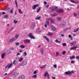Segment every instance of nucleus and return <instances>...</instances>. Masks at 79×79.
Returning <instances> with one entry per match:
<instances>
[{
    "label": "nucleus",
    "instance_id": "nucleus-39",
    "mask_svg": "<svg viewBox=\"0 0 79 79\" xmlns=\"http://www.w3.org/2000/svg\"><path fill=\"white\" fill-rule=\"evenodd\" d=\"M40 9H41V8H40V7H39L38 9L37 10V13H39V11H40Z\"/></svg>",
    "mask_w": 79,
    "mask_h": 79
},
{
    "label": "nucleus",
    "instance_id": "nucleus-38",
    "mask_svg": "<svg viewBox=\"0 0 79 79\" xmlns=\"http://www.w3.org/2000/svg\"><path fill=\"white\" fill-rule=\"evenodd\" d=\"M27 55V53H26V52L25 51L23 53V56H25Z\"/></svg>",
    "mask_w": 79,
    "mask_h": 79
},
{
    "label": "nucleus",
    "instance_id": "nucleus-12",
    "mask_svg": "<svg viewBox=\"0 0 79 79\" xmlns=\"http://www.w3.org/2000/svg\"><path fill=\"white\" fill-rule=\"evenodd\" d=\"M25 78L24 75H22L20 76L18 78V79H24Z\"/></svg>",
    "mask_w": 79,
    "mask_h": 79
},
{
    "label": "nucleus",
    "instance_id": "nucleus-49",
    "mask_svg": "<svg viewBox=\"0 0 79 79\" xmlns=\"http://www.w3.org/2000/svg\"><path fill=\"white\" fill-rule=\"evenodd\" d=\"M76 58L77 60H79V56H77L76 57Z\"/></svg>",
    "mask_w": 79,
    "mask_h": 79
},
{
    "label": "nucleus",
    "instance_id": "nucleus-53",
    "mask_svg": "<svg viewBox=\"0 0 79 79\" xmlns=\"http://www.w3.org/2000/svg\"><path fill=\"white\" fill-rule=\"evenodd\" d=\"M47 78L48 79H49L50 78V77L49 76V74H48L47 76Z\"/></svg>",
    "mask_w": 79,
    "mask_h": 79
},
{
    "label": "nucleus",
    "instance_id": "nucleus-5",
    "mask_svg": "<svg viewBox=\"0 0 79 79\" xmlns=\"http://www.w3.org/2000/svg\"><path fill=\"white\" fill-rule=\"evenodd\" d=\"M56 12H57V13H61L64 12V10H63L61 9H60L56 10Z\"/></svg>",
    "mask_w": 79,
    "mask_h": 79
},
{
    "label": "nucleus",
    "instance_id": "nucleus-60",
    "mask_svg": "<svg viewBox=\"0 0 79 79\" xmlns=\"http://www.w3.org/2000/svg\"><path fill=\"white\" fill-rule=\"evenodd\" d=\"M47 2L46 1H44V5H46V4H47Z\"/></svg>",
    "mask_w": 79,
    "mask_h": 79
},
{
    "label": "nucleus",
    "instance_id": "nucleus-44",
    "mask_svg": "<svg viewBox=\"0 0 79 79\" xmlns=\"http://www.w3.org/2000/svg\"><path fill=\"white\" fill-rule=\"evenodd\" d=\"M36 76H37V75H34L32 76V77H33V78H36Z\"/></svg>",
    "mask_w": 79,
    "mask_h": 79
},
{
    "label": "nucleus",
    "instance_id": "nucleus-3",
    "mask_svg": "<svg viewBox=\"0 0 79 79\" xmlns=\"http://www.w3.org/2000/svg\"><path fill=\"white\" fill-rule=\"evenodd\" d=\"M13 65V64L12 63H11L10 64H7V65L5 67V68L6 69L7 68H8V69H10V68L11 67V66Z\"/></svg>",
    "mask_w": 79,
    "mask_h": 79
},
{
    "label": "nucleus",
    "instance_id": "nucleus-17",
    "mask_svg": "<svg viewBox=\"0 0 79 79\" xmlns=\"http://www.w3.org/2000/svg\"><path fill=\"white\" fill-rule=\"evenodd\" d=\"M49 10H50L52 11H55V8H54L53 6H52L51 7H50Z\"/></svg>",
    "mask_w": 79,
    "mask_h": 79
},
{
    "label": "nucleus",
    "instance_id": "nucleus-42",
    "mask_svg": "<svg viewBox=\"0 0 79 79\" xmlns=\"http://www.w3.org/2000/svg\"><path fill=\"white\" fill-rule=\"evenodd\" d=\"M62 45V46H64V47L65 46H66V44L65 43H63Z\"/></svg>",
    "mask_w": 79,
    "mask_h": 79
},
{
    "label": "nucleus",
    "instance_id": "nucleus-31",
    "mask_svg": "<svg viewBox=\"0 0 79 79\" xmlns=\"http://www.w3.org/2000/svg\"><path fill=\"white\" fill-rule=\"evenodd\" d=\"M57 19L58 21H61V18L60 17H57Z\"/></svg>",
    "mask_w": 79,
    "mask_h": 79
},
{
    "label": "nucleus",
    "instance_id": "nucleus-23",
    "mask_svg": "<svg viewBox=\"0 0 79 79\" xmlns=\"http://www.w3.org/2000/svg\"><path fill=\"white\" fill-rule=\"evenodd\" d=\"M41 18V16H40L38 17H36L35 19V20H40V19Z\"/></svg>",
    "mask_w": 79,
    "mask_h": 79
},
{
    "label": "nucleus",
    "instance_id": "nucleus-34",
    "mask_svg": "<svg viewBox=\"0 0 79 79\" xmlns=\"http://www.w3.org/2000/svg\"><path fill=\"white\" fill-rule=\"evenodd\" d=\"M52 34H53V33H52L49 32L48 33V35L49 36H51V35H52Z\"/></svg>",
    "mask_w": 79,
    "mask_h": 79
},
{
    "label": "nucleus",
    "instance_id": "nucleus-7",
    "mask_svg": "<svg viewBox=\"0 0 79 79\" xmlns=\"http://www.w3.org/2000/svg\"><path fill=\"white\" fill-rule=\"evenodd\" d=\"M16 40V39L15 38H13L10 39L9 40L10 42H13L15 41Z\"/></svg>",
    "mask_w": 79,
    "mask_h": 79
},
{
    "label": "nucleus",
    "instance_id": "nucleus-24",
    "mask_svg": "<svg viewBox=\"0 0 79 79\" xmlns=\"http://www.w3.org/2000/svg\"><path fill=\"white\" fill-rule=\"evenodd\" d=\"M48 72H46L44 74V76L45 77H47V76H48Z\"/></svg>",
    "mask_w": 79,
    "mask_h": 79
},
{
    "label": "nucleus",
    "instance_id": "nucleus-63",
    "mask_svg": "<svg viewBox=\"0 0 79 79\" xmlns=\"http://www.w3.org/2000/svg\"><path fill=\"white\" fill-rule=\"evenodd\" d=\"M2 15H5V12H2Z\"/></svg>",
    "mask_w": 79,
    "mask_h": 79
},
{
    "label": "nucleus",
    "instance_id": "nucleus-30",
    "mask_svg": "<svg viewBox=\"0 0 79 79\" xmlns=\"http://www.w3.org/2000/svg\"><path fill=\"white\" fill-rule=\"evenodd\" d=\"M79 31V28H77L76 29H75L73 31L74 32H76L77 31Z\"/></svg>",
    "mask_w": 79,
    "mask_h": 79
},
{
    "label": "nucleus",
    "instance_id": "nucleus-28",
    "mask_svg": "<svg viewBox=\"0 0 79 79\" xmlns=\"http://www.w3.org/2000/svg\"><path fill=\"white\" fill-rule=\"evenodd\" d=\"M23 57L20 58L19 59V62H21V61H23Z\"/></svg>",
    "mask_w": 79,
    "mask_h": 79
},
{
    "label": "nucleus",
    "instance_id": "nucleus-16",
    "mask_svg": "<svg viewBox=\"0 0 79 79\" xmlns=\"http://www.w3.org/2000/svg\"><path fill=\"white\" fill-rule=\"evenodd\" d=\"M60 26L61 27H64L65 26V23H63L62 22L60 24Z\"/></svg>",
    "mask_w": 79,
    "mask_h": 79
},
{
    "label": "nucleus",
    "instance_id": "nucleus-51",
    "mask_svg": "<svg viewBox=\"0 0 79 79\" xmlns=\"http://www.w3.org/2000/svg\"><path fill=\"white\" fill-rule=\"evenodd\" d=\"M74 16H75V17L77 16V14L76 13H74Z\"/></svg>",
    "mask_w": 79,
    "mask_h": 79
},
{
    "label": "nucleus",
    "instance_id": "nucleus-62",
    "mask_svg": "<svg viewBox=\"0 0 79 79\" xmlns=\"http://www.w3.org/2000/svg\"><path fill=\"white\" fill-rule=\"evenodd\" d=\"M7 73H6L4 74V76H7Z\"/></svg>",
    "mask_w": 79,
    "mask_h": 79
},
{
    "label": "nucleus",
    "instance_id": "nucleus-50",
    "mask_svg": "<svg viewBox=\"0 0 79 79\" xmlns=\"http://www.w3.org/2000/svg\"><path fill=\"white\" fill-rule=\"evenodd\" d=\"M71 63L72 64L74 63V61L73 60H72L71 61Z\"/></svg>",
    "mask_w": 79,
    "mask_h": 79
},
{
    "label": "nucleus",
    "instance_id": "nucleus-43",
    "mask_svg": "<svg viewBox=\"0 0 79 79\" xmlns=\"http://www.w3.org/2000/svg\"><path fill=\"white\" fill-rule=\"evenodd\" d=\"M16 62V60H14L13 61V63L15 65H16V64L15 63V62Z\"/></svg>",
    "mask_w": 79,
    "mask_h": 79
},
{
    "label": "nucleus",
    "instance_id": "nucleus-11",
    "mask_svg": "<svg viewBox=\"0 0 79 79\" xmlns=\"http://www.w3.org/2000/svg\"><path fill=\"white\" fill-rule=\"evenodd\" d=\"M51 27L52 31H56V28L54 25H51Z\"/></svg>",
    "mask_w": 79,
    "mask_h": 79
},
{
    "label": "nucleus",
    "instance_id": "nucleus-15",
    "mask_svg": "<svg viewBox=\"0 0 79 79\" xmlns=\"http://www.w3.org/2000/svg\"><path fill=\"white\" fill-rule=\"evenodd\" d=\"M70 2H72V3H76V4H77L78 3V2L77 1H74L73 0H70Z\"/></svg>",
    "mask_w": 79,
    "mask_h": 79
},
{
    "label": "nucleus",
    "instance_id": "nucleus-64",
    "mask_svg": "<svg viewBox=\"0 0 79 79\" xmlns=\"http://www.w3.org/2000/svg\"><path fill=\"white\" fill-rule=\"evenodd\" d=\"M10 13H13V10H10Z\"/></svg>",
    "mask_w": 79,
    "mask_h": 79
},
{
    "label": "nucleus",
    "instance_id": "nucleus-6",
    "mask_svg": "<svg viewBox=\"0 0 79 79\" xmlns=\"http://www.w3.org/2000/svg\"><path fill=\"white\" fill-rule=\"evenodd\" d=\"M35 24L34 23H32L31 26V29H33L35 28Z\"/></svg>",
    "mask_w": 79,
    "mask_h": 79
},
{
    "label": "nucleus",
    "instance_id": "nucleus-55",
    "mask_svg": "<svg viewBox=\"0 0 79 79\" xmlns=\"http://www.w3.org/2000/svg\"><path fill=\"white\" fill-rule=\"evenodd\" d=\"M60 35H61V37H63L64 36V35L63 34H61Z\"/></svg>",
    "mask_w": 79,
    "mask_h": 79
},
{
    "label": "nucleus",
    "instance_id": "nucleus-25",
    "mask_svg": "<svg viewBox=\"0 0 79 79\" xmlns=\"http://www.w3.org/2000/svg\"><path fill=\"white\" fill-rule=\"evenodd\" d=\"M75 58V56H70V59H71V60H73V59H74Z\"/></svg>",
    "mask_w": 79,
    "mask_h": 79
},
{
    "label": "nucleus",
    "instance_id": "nucleus-22",
    "mask_svg": "<svg viewBox=\"0 0 79 79\" xmlns=\"http://www.w3.org/2000/svg\"><path fill=\"white\" fill-rule=\"evenodd\" d=\"M43 37L44 38V39H45L48 42H49V39H48V38L47 36H44Z\"/></svg>",
    "mask_w": 79,
    "mask_h": 79
},
{
    "label": "nucleus",
    "instance_id": "nucleus-52",
    "mask_svg": "<svg viewBox=\"0 0 79 79\" xmlns=\"http://www.w3.org/2000/svg\"><path fill=\"white\" fill-rule=\"evenodd\" d=\"M58 55H59V53L58 52H56V56H58Z\"/></svg>",
    "mask_w": 79,
    "mask_h": 79
},
{
    "label": "nucleus",
    "instance_id": "nucleus-35",
    "mask_svg": "<svg viewBox=\"0 0 79 79\" xmlns=\"http://www.w3.org/2000/svg\"><path fill=\"white\" fill-rule=\"evenodd\" d=\"M15 39H17L18 38V37H19V35L18 34H16L15 36Z\"/></svg>",
    "mask_w": 79,
    "mask_h": 79
},
{
    "label": "nucleus",
    "instance_id": "nucleus-21",
    "mask_svg": "<svg viewBox=\"0 0 79 79\" xmlns=\"http://www.w3.org/2000/svg\"><path fill=\"white\" fill-rule=\"evenodd\" d=\"M9 16L8 15H5L3 16L4 18H8Z\"/></svg>",
    "mask_w": 79,
    "mask_h": 79
},
{
    "label": "nucleus",
    "instance_id": "nucleus-19",
    "mask_svg": "<svg viewBox=\"0 0 79 79\" xmlns=\"http://www.w3.org/2000/svg\"><path fill=\"white\" fill-rule=\"evenodd\" d=\"M39 4H35L32 7L33 10H35L37 6H39Z\"/></svg>",
    "mask_w": 79,
    "mask_h": 79
},
{
    "label": "nucleus",
    "instance_id": "nucleus-26",
    "mask_svg": "<svg viewBox=\"0 0 79 79\" xmlns=\"http://www.w3.org/2000/svg\"><path fill=\"white\" fill-rule=\"evenodd\" d=\"M55 42H56V43H61V41H59L58 39H56V40Z\"/></svg>",
    "mask_w": 79,
    "mask_h": 79
},
{
    "label": "nucleus",
    "instance_id": "nucleus-54",
    "mask_svg": "<svg viewBox=\"0 0 79 79\" xmlns=\"http://www.w3.org/2000/svg\"><path fill=\"white\" fill-rule=\"evenodd\" d=\"M72 37V36L70 35H69V38H71Z\"/></svg>",
    "mask_w": 79,
    "mask_h": 79
},
{
    "label": "nucleus",
    "instance_id": "nucleus-36",
    "mask_svg": "<svg viewBox=\"0 0 79 79\" xmlns=\"http://www.w3.org/2000/svg\"><path fill=\"white\" fill-rule=\"evenodd\" d=\"M18 10L19 12V13H20V14H23V12L21 11V9H19Z\"/></svg>",
    "mask_w": 79,
    "mask_h": 79
},
{
    "label": "nucleus",
    "instance_id": "nucleus-33",
    "mask_svg": "<svg viewBox=\"0 0 79 79\" xmlns=\"http://www.w3.org/2000/svg\"><path fill=\"white\" fill-rule=\"evenodd\" d=\"M21 48H25V46L23 45H21L20 47Z\"/></svg>",
    "mask_w": 79,
    "mask_h": 79
},
{
    "label": "nucleus",
    "instance_id": "nucleus-32",
    "mask_svg": "<svg viewBox=\"0 0 79 79\" xmlns=\"http://www.w3.org/2000/svg\"><path fill=\"white\" fill-rule=\"evenodd\" d=\"M10 8L9 7L6 6L5 8V10H10Z\"/></svg>",
    "mask_w": 79,
    "mask_h": 79
},
{
    "label": "nucleus",
    "instance_id": "nucleus-37",
    "mask_svg": "<svg viewBox=\"0 0 79 79\" xmlns=\"http://www.w3.org/2000/svg\"><path fill=\"white\" fill-rule=\"evenodd\" d=\"M69 29V28H67L65 29H64L63 30V31H64V32H65V31H67V30H68Z\"/></svg>",
    "mask_w": 79,
    "mask_h": 79
},
{
    "label": "nucleus",
    "instance_id": "nucleus-20",
    "mask_svg": "<svg viewBox=\"0 0 79 79\" xmlns=\"http://www.w3.org/2000/svg\"><path fill=\"white\" fill-rule=\"evenodd\" d=\"M5 54H6V53H3L2 54V59H3L4 58V57L5 56Z\"/></svg>",
    "mask_w": 79,
    "mask_h": 79
},
{
    "label": "nucleus",
    "instance_id": "nucleus-59",
    "mask_svg": "<svg viewBox=\"0 0 79 79\" xmlns=\"http://www.w3.org/2000/svg\"><path fill=\"white\" fill-rule=\"evenodd\" d=\"M44 27H47V24H46L44 23Z\"/></svg>",
    "mask_w": 79,
    "mask_h": 79
},
{
    "label": "nucleus",
    "instance_id": "nucleus-47",
    "mask_svg": "<svg viewBox=\"0 0 79 79\" xmlns=\"http://www.w3.org/2000/svg\"><path fill=\"white\" fill-rule=\"evenodd\" d=\"M53 66L55 68H56V67L57 66V65H56V64H54L53 65Z\"/></svg>",
    "mask_w": 79,
    "mask_h": 79
},
{
    "label": "nucleus",
    "instance_id": "nucleus-57",
    "mask_svg": "<svg viewBox=\"0 0 79 79\" xmlns=\"http://www.w3.org/2000/svg\"><path fill=\"white\" fill-rule=\"evenodd\" d=\"M10 50H15V49H14V48H10Z\"/></svg>",
    "mask_w": 79,
    "mask_h": 79
},
{
    "label": "nucleus",
    "instance_id": "nucleus-40",
    "mask_svg": "<svg viewBox=\"0 0 79 79\" xmlns=\"http://www.w3.org/2000/svg\"><path fill=\"white\" fill-rule=\"evenodd\" d=\"M56 16H57V14H54V15H52V17H55Z\"/></svg>",
    "mask_w": 79,
    "mask_h": 79
},
{
    "label": "nucleus",
    "instance_id": "nucleus-10",
    "mask_svg": "<svg viewBox=\"0 0 79 79\" xmlns=\"http://www.w3.org/2000/svg\"><path fill=\"white\" fill-rule=\"evenodd\" d=\"M77 48H79V47L77 46L73 47L70 48V50H76Z\"/></svg>",
    "mask_w": 79,
    "mask_h": 79
},
{
    "label": "nucleus",
    "instance_id": "nucleus-27",
    "mask_svg": "<svg viewBox=\"0 0 79 79\" xmlns=\"http://www.w3.org/2000/svg\"><path fill=\"white\" fill-rule=\"evenodd\" d=\"M7 55H8V54L11 53V51L10 50H8L7 51Z\"/></svg>",
    "mask_w": 79,
    "mask_h": 79
},
{
    "label": "nucleus",
    "instance_id": "nucleus-41",
    "mask_svg": "<svg viewBox=\"0 0 79 79\" xmlns=\"http://www.w3.org/2000/svg\"><path fill=\"white\" fill-rule=\"evenodd\" d=\"M15 45L16 46H18L19 45V43L18 42L16 43H15Z\"/></svg>",
    "mask_w": 79,
    "mask_h": 79
},
{
    "label": "nucleus",
    "instance_id": "nucleus-46",
    "mask_svg": "<svg viewBox=\"0 0 79 79\" xmlns=\"http://www.w3.org/2000/svg\"><path fill=\"white\" fill-rule=\"evenodd\" d=\"M14 24H16V23H18V21L16 20H14Z\"/></svg>",
    "mask_w": 79,
    "mask_h": 79
},
{
    "label": "nucleus",
    "instance_id": "nucleus-45",
    "mask_svg": "<svg viewBox=\"0 0 79 79\" xmlns=\"http://www.w3.org/2000/svg\"><path fill=\"white\" fill-rule=\"evenodd\" d=\"M62 53L63 55H64L65 53H66V51H63L62 52Z\"/></svg>",
    "mask_w": 79,
    "mask_h": 79
},
{
    "label": "nucleus",
    "instance_id": "nucleus-8",
    "mask_svg": "<svg viewBox=\"0 0 79 79\" xmlns=\"http://www.w3.org/2000/svg\"><path fill=\"white\" fill-rule=\"evenodd\" d=\"M48 21H51V23H54L55 22V20L51 18H49L48 19Z\"/></svg>",
    "mask_w": 79,
    "mask_h": 79
},
{
    "label": "nucleus",
    "instance_id": "nucleus-56",
    "mask_svg": "<svg viewBox=\"0 0 79 79\" xmlns=\"http://www.w3.org/2000/svg\"><path fill=\"white\" fill-rule=\"evenodd\" d=\"M36 73H37V72H36V71H35L34 72H33V73L34 74H36Z\"/></svg>",
    "mask_w": 79,
    "mask_h": 79
},
{
    "label": "nucleus",
    "instance_id": "nucleus-4",
    "mask_svg": "<svg viewBox=\"0 0 79 79\" xmlns=\"http://www.w3.org/2000/svg\"><path fill=\"white\" fill-rule=\"evenodd\" d=\"M24 42L25 44H28L29 43H31V40H28L27 39H25L24 40Z\"/></svg>",
    "mask_w": 79,
    "mask_h": 79
},
{
    "label": "nucleus",
    "instance_id": "nucleus-2",
    "mask_svg": "<svg viewBox=\"0 0 79 79\" xmlns=\"http://www.w3.org/2000/svg\"><path fill=\"white\" fill-rule=\"evenodd\" d=\"M27 61L25 60L20 64V66H25V65L27 64Z\"/></svg>",
    "mask_w": 79,
    "mask_h": 79
},
{
    "label": "nucleus",
    "instance_id": "nucleus-1",
    "mask_svg": "<svg viewBox=\"0 0 79 79\" xmlns=\"http://www.w3.org/2000/svg\"><path fill=\"white\" fill-rule=\"evenodd\" d=\"M28 36H29L30 39H35V36H34L32 35V33H29L28 34Z\"/></svg>",
    "mask_w": 79,
    "mask_h": 79
},
{
    "label": "nucleus",
    "instance_id": "nucleus-58",
    "mask_svg": "<svg viewBox=\"0 0 79 79\" xmlns=\"http://www.w3.org/2000/svg\"><path fill=\"white\" fill-rule=\"evenodd\" d=\"M55 8V10H56V9H58V7L57 6H55L54 8Z\"/></svg>",
    "mask_w": 79,
    "mask_h": 79
},
{
    "label": "nucleus",
    "instance_id": "nucleus-29",
    "mask_svg": "<svg viewBox=\"0 0 79 79\" xmlns=\"http://www.w3.org/2000/svg\"><path fill=\"white\" fill-rule=\"evenodd\" d=\"M15 4L16 5V6L17 7V8H18V2L17 1V0H15Z\"/></svg>",
    "mask_w": 79,
    "mask_h": 79
},
{
    "label": "nucleus",
    "instance_id": "nucleus-9",
    "mask_svg": "<svg viewBox=\"0 0 79 79\" xmlns=\"http://www.w3.org/2000/svg\"><path fill=\"white\" fill-rule=\"evenodd\" d=\"M19 74V73H14L12 74V76L13 77H16Z\"/></svg>",
    "mask_w": 79,
    "mask_h": 79
},
{
    "label": "nucleus",
    "instance_id": "nucleus-14",
    "mask_svg": "<svg viewBox=\"0 0 79 79\" xmlns=\"http://www.w3.org/2000/svg\"><path fill=\"white\" fill-rule=\"evenodd\" d=\"M76 41H74L71 43L70 45L71 46H73L76 45Z\"/></svg>",
    "mask_w": 79,
    "mask_h": 79
},
{
    "label": "nucleus",
    "instance_id": "nucleus-13",
    "mask_svg": "<svg viewBox=\"0 0 79 79\" xmlns=\"http://www.w3.org/2000/svg\"><path fill=\"white\" fill-rule=\"evenodd\" d=\"M40 52L41 53V54L42 55L44 54V49L43 48H41L40 49Z\"/></svg>",
    "mask_w": 79,
    "mask_h": 79
},
{
    "label": "nucleus",
    "instance_id": "nucleus-18",
    "mask_svg": "<svg viewBox=\"0 0 79 79\" xmlns=\"http://www.w3.org/2000/svg\"><path fill=\"white\" fill-rule=\"evenodd\" d=\"M65 74L67 75H71L72 73L71 72H65Z\"/></svg>",
    "mask_w": 79,
    "mask_h": 79
},
{
    "label": "nucleus",
    "instance_id": "nucleus-48",
    "mask_svg": "<svg viewBox=\"0 0 79 79\" xmlns=\"http://www.w3.org/2000/svg\"><path fill=\"white\" fill-rule=\"evenodd\" d=\"M46 23L47 24V25H48L49 24V22L46 21Z\"/></svg>",
    "mask_w": 79,
    "mask_h": 79
},
{
    "label": "nucleus",
    "instance_id": "nucleus-61",
    "mask_svg": "<svg viewBox=\"0 0 79 79\" xmlns=\"http://www.w3.org/2000/svg\"><path fill=\"white\" fill-rule=\"evenodd\" d=\"M20 55V53H17V56H18V55Z\"/></svg>",
    "mask_w": 79,
    "mask_h": 79
}]
</instances>
